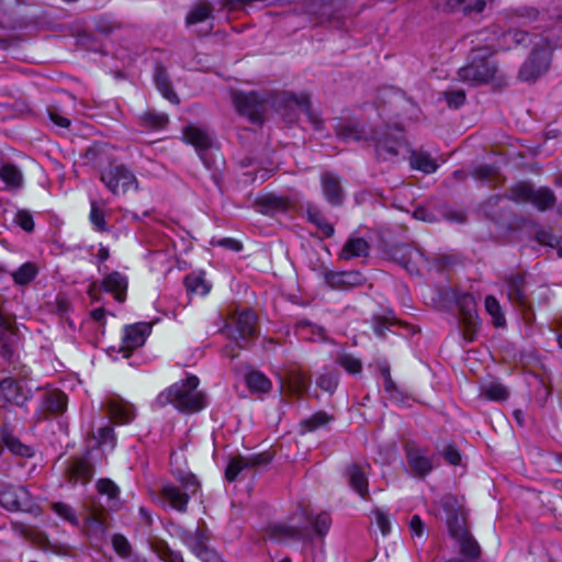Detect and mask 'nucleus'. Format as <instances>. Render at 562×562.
Here are the masks:
<instances>
[{
    "label": "nucleus",
    "instance_id": "f257e3e1",
    "mask_svg": "<svg viewBox=\"0 0 562 562\" xmlns=\"http://www.w3.org/2000/svg\"><path fill=\"white\" fill-rule=\"evenodd\" d=\"M199 383L198 376L189 375L161 392L157 402L162 406L171 404L182 413L200 412L205 407L206 398L204 393L198 390Z\"/></svg>",
    "mask_w": 562,
    "mask_h": 562
},
{
    "label": "nucleus",
    "instance_id": "f03ea898",
    "mask_svg": "<svg viewBox=\"0 0 562 562\" xmlns=\"http://www.w3.org/2000/svg\"><path fill=\"white\" fill-rule=\"evenodd\" d=\"M181 486L165 484L160 490V497L177 512L186 513L191 496L200 490V483L193 474L179 477Z\"/></svg>",
    "mask_w": 562,
    "mask_h": 562
},
{
    "label": "nucleus",
    "instance_id": "7ed1b4c3",
    "mask_svg": "<svg viewBox=\"0 0 562 562\" xmlns=\"http://www.w3.org/2000/svg\"><path fill=\"white\" fill-rule=\"evenodd\" d=\"M100 181L114 194H125L138 190V180L134 172L123 164H113L100 171Z\"/></svg>",
    "mask_w": 562,
    "mask_h": 562
},
{
    "label": "nucleus",
    "instance_id": "20e7f679",
    "mask_svg": "<svg viewBox=\"0 0 562 562\" xmlns=\"http://www.w3.org/2000/svg\"><path fill=\"white\" fill-rule=\"evenodd\" d=\"M496 72L497 66L493 60L475 54L469 64L458 70V77L471 86H479L494 79Z\"/></svg>",
    "mask_w": 562,
    "mask_h": 562
},
{
    "label": "nucleus",
    "instance_id": "39448f33",
    "mask_svg": "<svg viewBox=\"0 0 562 562\" xmlns=\"http://www.w3.org/2000/svg\"><path fill=\"white\" fill-rule=\"evenodd\" d=\"M236 111L252 123H262L267 100L258 92H233Z\"/></svg>",
    "mask_w": 562,
    "mask_h": 562
},
{
    "label": "nucleus",
    "instance_id": "423d86ee",
    "mask_svg": "<svg viewBox=\"0 0 562 562\" xmlns=\"http://www.w3.org/2000/svg\"><path fill=\"white\" fill-rule=\"evenodd\" d=\"M402 131L397 127L374 130L371 138L374 140L375 154L380 160H391L398 155L402 146Z\"/></svg>",
    "mask_w": 562,
    "mask_h": 562
},
{
    "label": "nucleus",
    "instance_id": "0eeeda50",
    "mask_svg": "<svg viewBox=\"0 0 562 562\" xmlns=\"http://www.w3.org/2000/svg\"><path fill=\"white\" fill-rule=\"evenodd\" d=\"M256 325L255 313L246 310L232 315L221 331L235 341L247 340L256 335Z\"/></svg>",
    "mask_w": 562,
    "mask_h": 562
},
{
    "label": "nucleus",
    "instance_id": "6e6552de",
    "mask_svg": "<svg viewBox=\"0 0 562 562\" xmlns=\"http://www.w3.org/2000/svg\"><path fill=\"white\" fill-rule=\"evenodd\" d=\"M273 459L270 451L260 453H252L249 456H236L229 459L225 470V479L233 482L237 479L238 474L246 469H255L267 465Z\"/></svg>",
    "mask_w": 562,
    "mask_h": 562
},
{
    "label": "nucleus",
    "instance_id": "1a4fd4ad",
    "mask_svg": "<svg viewBox=\"0 0 562 562\" xmlns=\"http://www.w3.org/2000/svg\"><path fill=\"white\" fill-rule=\"evenodd\" d=\"M150 331L151 325L149 323H136L125 326L116 351L123 353L124 358H128L135 349L145 344Z\"/></svg>",
    "mask_w": 562,
    "mask_h": 562
},
{
    "label": "nucleus",
    "instance_id": "9d476101",
    "mask_svg": "<svg viewBox=\"0 0 562 562\" xmlns=\"http://www.w3.org/2000/svg\"><path fill=\"white\" fill-rule=\"evenodd\" d=\"M0 505L10 512H32L30 493L23 486H7L0 492Z\"/></svg>",
    "mask_w": 562,
    "mask_h": 562
},
{
    "label": "nucleus",
    "instance_id": "9b49d317",
    "mask_svg": "<svg viewBox=\"0 0 562 562\" xmlns=\"http://www.w3.org/2000/svg\"><path fill=\"white\" fill-rule=\"evenodd\" d=\"M213 5L207 1L195 3L187 14V26L194 27L202 25V27L195 30V32L200 35L210 34L213 29Z\"/></svg>",
    "mask_w": 562,
    "mask_h": 562
},
{
    "label": "nucleus",
    "instance_id": "f8f14e48",
    "mask_svg": "<svg viewBox=\"0 0 562 562\" xmlns=\"http://www.w3.org/2000/svg\"><path fill=\"white\" fill-rule=\"evenodd\" d=\"M549 66L550 53L547 49H535L521 66L519 78L524 81L536 80L548 70Z\"/></svg>",
    "mask_w": 562,
    "mask_h": 562
},
{
    "label": "nucleus",
    "instance_id": "ddd939ff",
    "mask_svg": "<svg viewBox=\"0 0 562 562\" xmlns=\"http://www.w3.org/2000/svg\"><path fill=\"white\" fill-rule=\"evenodd\" d=\"M460 324L463 338L473 341L479 329V317L474 308V300L471 295H464L460 302Z\"/></svg>",
    "mask_w": 562,
    "mask_h": 562
},
{
    "label": "nucleus",
    "instance_id": "4468645a",
    "mask_svg": "<svg viewBox=\"0 0 562 562\" xmlns=\"http://www.w3.org/2000/svg\"><path fill=\"white\" fill-rule=\"evenodd\" d=\"M405 454L411 472L418 477L428 475L434 469L432 458L413 442L406 443Z\"/></svg>",
    "mask_w": 562,
    "mask_h": 562
},
{
    "label": "nucleus",
    "instance_id": "2eb2a0df",
    "mask_svg": "<svg viewBox=\"0 0 562 562\" xmlns=\"http://www.w3.org/2000/svg\"><path fill=\"white\" fill-rule=\"evenodd\" d=\"M31 396V390L26 389L21 380L4 378L0 380V400L5 403L23 405Z\"/></svg>",
    "mask_w": 562,
    "mask_h": 562
},
{
    "label": "nucleus",
    "instance_id": "dca6fc26",
    "mask_svg": "<svg viewBox=\"0 0 562 562\" xmlns=\"http://www.w3.org/2000/svg\"><path fill=\"white\" fill-rule=\"evenodd\" d=\"M324 278L327 285L335 290H349L366 282L364 277L359 271H327L324 273Z\"/></svg>",
    "mask_w": 562,
    "mask_h": 562
},
{
    "label": "nucleus",
    "instance_id": "f3484780",
    "mask_svg": "<svg viewBox=\"0 0 562 562\" xmlns=\"http://www.w3.org/2000/svg\"><path fill=\"white\" fill-rule=\"evenodd\" d=\"M67 479L71 484H87L93 476V467L87 457H74L68 461Z\"/></svg>",
    "mask_w": 562,
    "mask_h": 562
},
{
    "label": "nucleus",
    "instance_id": "a211bd4d",
    "mask_svg": "<svg viewBox=\"0 0 562 562\" xmlns=\"http://www.w3.org/2000/svg\"><path fill=\"white\" fill-rule=\"evenodd\" d=\"M82 159L86 165L98 168L101 171L105 169V166L110 167V165L114 164L109 146L103 143H94L88 147L82 155Z\"/></svg>",
    "mask_w": 562,
    "mask_h": 562
},
{
    "label": "nucleus",
    "instance_id": "6ab92c4d",
    "mask_svg": "<svg viewBox=\"0 0 562 562\" xmlns=\"http://www.w3.org/2000/svg\"><path fill=\"white\" fill-rule=\"evenodd\" d=\"M322 191L331 205H340L345 198L344 188L341 186L340 178L329 171L322 173L321 176Z\"/></svg>",
    "mask_w": 562,
    "mask_h": 562
},
{
    "label": "nucleus",
    "instance_id": "aec40b11",
    "mask_svg": "<svg viewBox=\"0 0 562 562\" xmlns=\"http://www.w3.org/2000/svg\"><path fill=\"white\" fill-rule=\"evenodd\" d=\"M282 384L294 396H302L307 392L311 378L299 369H290L282 378Z\"/></svg>",
    "mask_w": 562,
    "mask_h": 562
},
{
    "label": "nucleus",
    "instance_id": "412c9836",
    "mask_svg": "<svg viewBox=\"0 0 562 562\" xmlns=\"http://www.w3.org/2000/svg\"><path fill=\"white\" fill-rule=\"evenodd\" d=\"M106 407L111 418L120 424H127L135 416L134 406L120 396L110 397L106 401Z\"/></svg>",
    "mask_w": 562,
    "mask_h": 562
},
{
    "label": "nucleus",
    "instance_id": "4be33fe9",
    "mask_svg": "<svg viewBox=\"0 0 562 562\" xmlns=\"http://www.w3.org/2000/svg\"><path fill=\"white\" fill-rule=\"evenodd\" d=\"M306 526L302 525H289L278 524L270 528L269 535L277 541L285 540H305L307 539Z\"/></svg>",
    "mask_w": 562,
    "mask_h": 562
},
{
    "label": "nucleus",
    "instance_id": "5701e85b",
    "mask_svg": "<svg viewBox=\"0 0 562 562\" xmlns=\"http://www.w3.org/2000/svg\"><path fill=\"white\" fill-rule=\"evenodd\" d=\"M368 464H351L348 467L346 473L350 486L361 496L367 497L369 495L368 490Z\"/></svg>",
    "mask_w": 562,
    "mask_h": 562
},
{
    "label": "nucleus",
    "instance_id": "b1692460",
    "mask_svg": "<svg viewBox=\"0 0 562 562\" xmlns=\"http://www.w3.org/2000/svg\"><path fill=\"white\" fill-rule=\"evenodd\" d=\"M102 288L114 295V299L122 303L126 299L127 279L117 271L109 273L102 280Z\"/></svg>",
    "mask_w": 562,
    "mask_h": 562
},
{
    "label": "nucleus",
    "instance_id": "393cba45",
    "mask_svg": "<svg viewBox=\"0 0 562 562\" xmlns=\"http://www.w3.org/2000/svg\"><path fill=\"white\" fill-rule=\"evenodd\" d=\"M492 1L493 0H445L443 9L450 12L461 11L463 14L469 15L472 13H482L487 2Z\"/></svg>",
    "mask_w": 562,
    "mask_h": 562
},
{
    "label": "nucleus",
    "instance_id": "a878e982",
    "mask_svg": "<svg viewBox=\"0 0 562 562\" xmlns=\"http://www.w3.org/2000/svg\"><path fill=\"white\" fill-rule=\"evenodd\" d=\"M370 246L368 241L361 237H350L344 245L339 258L342 260H350L358 257H367L369 255Z\"/></svg>",
    "mask_w": 562,
    "mask_h": 562
},
{
    "label": "nucleus",
    "instance_id": "bb28decb",
    "mask_svg": "<svg viewBox=\"0 0 562 562\" xmlns=\"http://www.w3.org/2000/svg\"><path fill=\"white\" fill-rule=\"evenodd\" d=\"M279 99L281 102H283L286 105L290 103H295L299 108H301L306 113V115L308 116L311 122H313L315 124L316 128H318L321 126V121L312 112L311 100H310L308 94L301 93L297 95L292 92H282L279 95Z\"/></svg>",
    "mask_w": 562,
    "mask_h": 562
},
{
    "label": "nucleus",
    "instance_id": "cd10ccee",
    "mask_svg": "<svg viewBox=\"0 0 562 562\" xmlns=\"http://www.w3.org/2000/svg\"><path fill=\"white\" fill-rule=\"evenodd\" d=\"M300 515L303 516L306 521L308 522V526L312 527L314 533L321 538L325 537L331 526V518L328 513H319L316 516H312L307 513L306 509H302L300 507Z\"/></svg>",
    "mask_w": 562,
    "mask_h": 562
},
{
    "label": "nucleus",
    "instance_id": "c85d7f7f",
    "mask_svg": "<svg viewBox=\"0 0 562 562\" xmlns=\"http://www.w3.org/2000/svg\"><path fill=\"white\" fill-rule=\"evenodd\" d=\"M189 546L193 553L202 561V562H224L222 557L211 548H209L199 530L195 531L194 539L189 542Z\"/></svg>",
    "mask_w": 562,
    "mask_h": 562
},
{
    "label": "nucleus",
    "instance_id": "c756f323",
    "mask_svg": "<svg viewBox=\"0 0 562 562\" xmlns=\"http://www.w3.org/2000/svg\"><path fill=\"white\" fill-rule=\"evenodd\" d=\"M184 140L195 147L198 151L207 149L211 144V137L209 134L200 127L190 125L183 131Z\"/></svg>",
    "mask_w": 562,
    "mask_h": 562
},
{
    "label": "nucleus",
    "instance_id": "7c9ffc66",
    "mask_svg": "<svg viewBox=\"0 0 562 562\" xmlns=\"http://www.w3.org/2000/svg\"><path fill=\"white\" fill-rule=\"evenodd\" d=\"M335 131L337 137L344 142H359L367 138L364 131L353 122H338Z\"/></svg>",
    "mask_w": 562,
    "mask_h": 562
},
{
    "label": "nucleus",
    "instance_id": "2f4dec72",
    "mask_svg": "<svg viewBox=\"0 0 562 562\" xmlns=\"http://www.w3.org/2000/svg\"><path fill=\"white\" fill-rule=\"evenodd\" d=\"M306 215L308 222L314 224L323 234V237L329 238L334 235V226L327 221L322 211L315 205H307Z\"/></svg>",
    "mask_w": 562,
    "mask_h": 562
},
{
    "label": "nucleus",
    "instance_id": "473e14b6",
    "mask_svg": "<svg viewBox=\"0 0 562 562\" xmlns=\"http://www.w3.org/2000/svg\"><path fill=\"white\" fill-rule=\"evenodd\" d=\"M150 549L162 562H184L182 554L172 550L162 539H153Z\"/></svg>",
    "mask_w": 562,
    "mask_h": 562
},
{
    "label": "nucleus",
    "instance_id": "72a5a7b5",
    "mask_svg": "<svg viewBox=\"0 0 562 562\" xmlns=\"http://www.w3.org/2000/svg\"><path fill=\"white\" fill-rule=\"evenodd\" d=\"M507 293L513 303L518 305L526 303L525 279L522 276L515 274L507 278Z\"/></svg>",
    "mask_w": 562,
    "mask_h": 562
},
{
    "label": "nucleus",
    "instance_id": "f704fd0d",
    "mask_svg": "<svg viewBox=\"0 0 562 562\" xmlns=\"http://www.w3.org/2000/svg\"><path fill=\"white\" fill-rule=\"evenodd\" d=\"M530 203L539 211L544 212L555 205L557 196L550 188L541 187L537 190L533 189Z\"/></svg>",
    "mask_w": 562,
    "mask_h": 562
},
{
    "label": "nucleus",
    "instance_id": "c9c22d12",
    "mask_svg": "<svg viewBox=\"0 0 562 562\" xmlns=\"http://www.w3.org/2000/svg\"><path fill=\"white\" fill-rule=\"evenodd\" d=\"M1 441L3 445L14 454L20 457H31L33 454V450L31 447L22 443L16 437L13 436L11 431L7 428L1 430L0 435Z\"/></svg>",
    "mask_w": 562,
    "mask_h": 562
},
{
    "label": "nucleus",
    "instance_id": "e433bc0d",
    "mask_svg": "<svg viewBox=\"0 0 562 562\" xmlns=\"http://www.w3.org/2000/svg\"><path fill=\"white\" fill-rule=\"evenodd\" d=\"M38 273V267L36 263L27 261L11 273L13 282L16 285H27L31 283Z\"/></svg>",
    "mask_w": 562,
    "mask_h": 562
},
{
    "label": "nucleus",
    "instance_id": "4c0bfd02",
    "mask_svg": "<svg viewBox=\"0 0 562 562\" xmlns=\"http://www.w3.org/2000/svg\"><path fill=\"white\" fill-rule=\"evenodd\" d=\"M0 179L12 189H19L23 184V175L13 164H4L0 167Z\"/></svg>",
    "mask_w": 562,
    "mask_h": 562
},
{
    "label": "nucleus",
    "instance_id": "58836bf2",
    "mask_svg": "<svg viewBox=\"0 0 562 562\" xmlns=\"http://www.w3.org/2000/svg\"><path fill=\"white\" fill-rule=\"evenodd\" d=\"M139 124L146 130H162L167 126L169 119L165 113L146 111L138 117Z\"/></svg>",
    "mask_w": 562,
    "mask_h": 562
},
{
    "label": "nucleus",
    "instance_id": "ea45409f",
    "mask_svg": "<svg viewBox=\"0 0 562 562\" xmlns=\"http://www.w3.org/2000/svg\"><path fill=\"white\" fill-rule=\"evenodd\" d=\"M257 211L262 214H269L274 211L284 210L286 206V202L284 199L276 196L273 194H268L265 196H260L256 200Z\"/></svg>",
    "mask_w": 562,
    "mask_h": 562
},
{
    "label": "nucleus",
    "instance_id": "a19ab883",
    "mask_svg": "<svg viewBox=\"0 0 562 562\" xmlns=\"http://www.w3.org/2000/svg\"><path fill=\"white\" fill-rule=\"evenodd\" d=\"M155 82L157 89L166 99L175 103L179 102L177 94L172 90V86L171 82L169 81L166 70L160 66L156 68Z\"/></svg>",
    "mask_w": 562,
    "mask_h": 562
},
{
    "label": "nucleus",
    "instance_id": "79ce46f5",
    "mask_svg": "<svg viewBox=\"0 0 562 562\" xmlns=\"http://www.w3.org/2000/svg\"><path fill=\"white\" fill-rule=\"evenodd\" d=\"M533 187L528 182H518L508 189L506 198L516 203L531 202Z\"/></svg>",
    "mask_w": 562,
    "mask_h": 562
},
{
    "label": "nucleus",
    "instance_id": "37998d69",
    "mask_svg": "<svg viewBox=\"0 0 562 562\" xmlns=\"http://www.w3.org/2000/svg\"><path fill=\"white\" fill-rule=\"evenodd\" d=\"M183 282L189 294L205 295L210 292V285L205 282L202 273H190Z\"/></svg>",
    "mask_w": 562,
    "mask_h": 562
},
{
    "label": "nucleus",
    "instance_id": "c03bdc74",
    "mask_svg": "<svg viewBox=\"0 0 562 562\" xmlns=\"http://www.w3.org/2000/svg\"><path fill=\"white\" fill-rule=\"evenodd\" d=\"M246 383L250 391L267 393L270 391L271 381L260 371H251L246 376Z\"/></svg>",
    "mask_w": 562,
    "mask_h": 562
},
{
    "label": "nucleus",
    "instance_id": "a18cd8bd",
    "mask_svg": "<svg viewBox=\"0 0 562 562\" xmlns=\"http://www.w3.org/2000/svg\"><path fill=\"white\" fill-rule=\"evenodd\" d=\"M334 419V416L327 414L324 411L314 413L306 419L301 422V426L304 431H315L322 427H325Z\"/></svg>",
    "mask_w": 562,
    "mask_h": 562
},
{
    "label": "nucleus",
    "instance_id": "49530a36",
    "mask_svg": "<svg viewBox=\"0 0 562 562\" xmlns=\"http://www.w3.org/2000/svg\"><path fill=\"white\" fill-rule=\"evenodd\" d=\"M296 334L307 340L325 339V331L322 327L311 324L307 321H300L296 324Z\"/></svg>",
    "mask_w": 562,
    "mask_h": 562
},
{
    "label": "nucleus",
    "instance_id": "de8ad7c7",
    "mask_svg": "<svg viewBox=\"0 0 562 562\" xmlns=\"http://www.w3.org/2000/svg\"><path fill=\"white\" fill-rule=\"evenodd\" d=\"M89 220L95 231L100 233H108L110 231V226L105 220V211L100 207L95 201L90 202Z\"/></svg>",
    "mask_w": 562,
    "mask_h": 562
},
{
    "label": "nucleus",
    "instance_id": "09e8293b",
    "mask_svg": "<svg viewBox=\"0 0 562 562\" xmlns=\"http://www.w3.org/2000/svg\"><path fill=\"white\" fill-rule=\"evenodd\" d=\"M44 407L53 414H61L67 407V396L63 392H52L46 394Z\"/></svg>",
    "mask_w": 562,
    "mask_h": 562
},
{
    "label": "nucleus",
    "instance_id": "8fccbe9b",
    "mask_svg": "<svg viewBox=\"0 0 562 562\" xmlns=\"http://www.w3.org/2000/svg\"><path fill=\"white\" fill-rule=\"evenodd\" d=\"M447 525L450 531V535L457 539L459 537H464L469 530L464 526V516L462 513L450 512L447 509Z\"/></svg>",
    "mask_w": 562,
    "mask_h": 562
},
{
    "label": "nucleus",
    "instance_id": "3c124183",
    "mask_svg": "<svg viewBox=\"0 0 562 562\" xmlns=\"http://www.w3.org/2000/svg\"><path fill=\"white\" fill-rule=\"evenodd\" d=\"M411 166L425 173H432L438 168L436 161L426 153H413L411 156Z\"/></svg>",
    "mask_w": 562,
    "mask_h": 562
},
{
    "label": "nucleus",
    "instance_id": "603ef678",
    "mask_svg": "<svg viewBox=\"0 0 562 562\" xmlns=\"http://www.w3.org/2000/svg\"><path fill=\"white\" fill-rule=\"evenodd\" d=\"M481 394L491 401H505L509 396L507 387L496 381L485 384Z\"/></svg>",
    "mask_w": 562,
    "mask_h": 562
},
{
    "label": "nucleus",
    "instance_id": "864d4df0",
    "mask_svg": "<svg viewBox=\"0 0 562 562\" xmlns=\"http://www.w3.org/2000/svg\"><path fill=\"white\" fill-rule=\"evenodd\" d=\"M14 528L19 530V532L27 540L36 543L41 547H45L48 543L47 536L33 527L24 526V525H14Z\"/></svg>",
    "mask_w": 562,
    "mask_h": 562
},
{
    "label": "nucleus",
    "instance_id": "5fc2aeb1",
    "mask_svg": "<svg viewBox=\"0 0 562 562\" xmlns=\"http://www.w3.org/2000/svg\"><path fill=\"white\" fill-rule=\"evenodd\" d=\"M457 540L460 543V551L463 555L470 559H477L480 557V546L469 532L464 537L457 538Z\"/></svg>",
    "mask_w": 562,
    "mask_h": 562
},
{
    "label": "nucleus",
    "instance_id": "6e6d98bb",
    "mask_svg": "<svg viewBox=\"0 0 562 562\" xmlns=\"http://www.w3.org/2000/svg\"><path fill=\"white\" fill-rule=\"evenodd\" d=\"M336 363L344 368L350 374L360 373L362 370V362L350 353H340Z\"/></svg>",
    "mask_w": 562,
    "mask_h": 562
},
{
    "label": "nucleus",
    "instance_id": "4d7b16f0",
    "mask_svg": "<svg viewBox=\"0 0 562 562\" xmlns=\"http://www.w3.org/2000/svg\"><path fill=\"white\" fill-rule=\"evenodd\" d=\"M86 530L90 537H94L95 539H103L106 533V526L101 518L91 516L86 521Z\"/></svg>",
    "mask_w": 562,
    "mask_h": 562
},
{
    "label": "nucleus",
    "instance_id": "13d9d810",
    "mask_svg": "<svg viewBox=\"0 0 562 562\" xmlns=\"http://www.w3.org/2000/svg\"><path fill=\"white\" fill-rule=\"evenodd\" d=\"M485 310L493 317V322H494L495 326L499 327L505 324V317L503 316V314L501 312V305L494 296H492V295L486 296Z\"/></svg>",
    "mask_w": 562,
    "mask_h": 562
},
{
    "label": "nucleus",
    "instance_id": "bf43d9fd",
    "mask_svg": "<svg viewBox=\"0 0 562 562\" xmlns=\"http://www.w3.org/2000/svg\"><path fill=\"white\" fill-rule=\"evenodd\" d=\"M52 509L59 517L64 518L65 520H67L71 525H74V526H78L79 525V519H78L76 513L74 512V509L69 505H67L65 503H61V502H57V503H53L52 504Z\"/></svg>",
    "mask_w": 562,
    "mask_h": 562
},
{
    "label": "nucleus",
    "instance_id": "052dcab7",
    "mask_svg": "<svg viewBox=\"0 0 562 562\" xmlns=\"http://www.w3.org/2000/svg\"><path fill=\"white\" fill-rule=\"evenodd\" d=\"M97 488L100 494L108 495L109 501L117 502L120 490L114 484V482H112L111 480H109V479L99 480L97 482Z\"/></svg>",
    "mask_w": 562,
    "mask_h": 562
},
{
    "label": "nucleus",
    "instance_id": "680f3d73",
    "mask_svg": "<svg viewBox=\"0 0 562 562\" xmlns=\"http://www.w3.org/2000/svg\"><path fill=\"white\" fill-rule=\"evenodd\" d=\"M114 551L122 558H128L132 553V547L128 540L122 535H114L112 538Z\"/></svg>",
    "mask_w": 562,
    "mask_h": 562
},
{
    "label": "nucleus",
    "instance_id": "e2e57ef3",
    "mask_svg": "<svg viewBox=\"0 0 562 562\" xmlns=\"http://www.w3.org/2000/svg\"><path fill=\"white\" fill-rule=\"evenodd\" d=\"M316 384L322 390L328 393H334L338 385V375L336 373H324L319 375Z\"/></svg>",
    "mask_w": 562,
    "mask_h": 562
},
{
    "label": "nucleus",
    "instance_id": "0e129e2a",
    "mask_svg": "<svg viewBox=\"0 0 562 562\" xmlns=\"http://www.w3.org/2000/svg\"><path fill=\"white\" fill-rule=\"evenodd\" d=\"M442 97L449 108L458 109L465 101V92L461 89L442 92Z\"/></svg>",
    "mask_w": 562,
    "mask_h": 562
},
{
    "label": "nucleus",
    "instance_id": "69168bd1",
    "mask_svg": "<svg viewBox=\"0 0 562 562\" xmlns=\"http://www.w3.org/2000/svg\"><path fill=\"white\" fill-rule=\"evenodd\" d=\"M14 222L25 232L31 233L34 229L32 214L26 210H19L14 216Z\"/></svg>",
    "mask_w": 562,
    "mask_h": 562
},
{
    "label": "nucleus",
    "instance_id": "338daca9",
    "mask_svg": "<svg viewBox=\"0 0 562 562\" xmlns=\"http://www.w3.org/2000/svg\"><path fill=\"white\" fill-rule=\"evenodd\" d=\"M561 238L557 237L552 232L551 229L549 228H540L539 231H537L536 233V240L543 245V246H549L551 248H553L554 246H558V241L560 240Z\"/></svg>",
    "mask_w": 562,
    "mask_h": 562
},
{
    "label": "nucleus",
    "instance_id": "774afa93",
    "mask_svg": "<svg viewBox=\"0 0 562 562\" xmlns=\"http://www.w3.org/2000/svg\"><path fill=\"white\" fill-rule=\"evenodd\" d=\"M97 439L99 446H109L111 449H113L115 445V436L113 428L111 426L101 427L98 430Z\"/></svg>",
    "mask_w": 562,
    "mask_h": 562
}]
</instances>
